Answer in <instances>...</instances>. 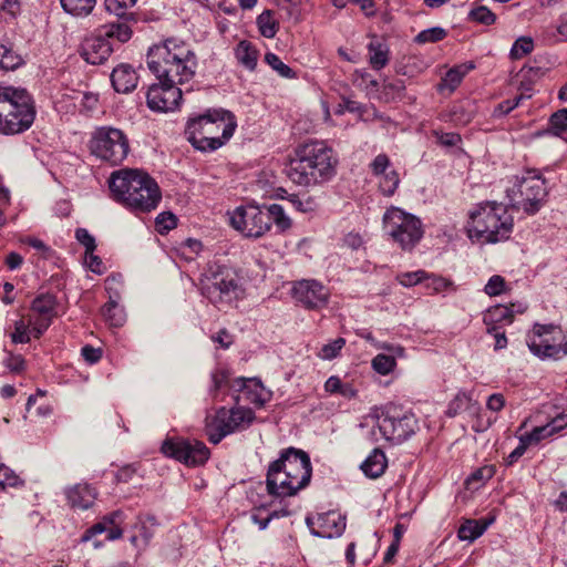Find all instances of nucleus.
Masks as SVG:
<instances>
[{"label":"nucleus","mask_w":567,"mask_h":567,"mask_svg":"<svg viewBox=\"0 0 567 567\" xmlns=\"http://www.w3.org/2000/svg\"><path fill=\"white\" fill-rule=\"evenodd\" d=\"M158 83L151 85L146 93L147 105L157 112L175 110L182 100L181 83H171L165 79H157Z\"/></svg>","instance_id":"17"},{"label":"nucleus","mask_w":567,"mask_h":567,"mask_svg":"<svg viewBox=\"0 0 567 567\" xmlns=\"http://www.w3.org/2000/svg\"><path fill=\"white\" fill-rule=\"evenodd\" d=\"M234 229L248 238H260L270 230V219L265 207L246 205L237 207L229 217Z\"/></svg>","instance_id":"14"},{"label":"nucleus","mask_w":567,"mask_h":567,"mask_svg":"<svg viewBox=\"0 0 567 567\" xmlns=\"http://www.w3.org/2000/svg\"><path fill=\"white\" fill-rule=\"evenodd\" d=\"M20 13V3L17 0H4L0 7V19L12 21Z\"/></svg>","instance_id":"51"},{"label":"nucleus","mask_w":567,"mask_h":567,"mask_svg":"<svg viewBox=\"0 0 567 567\" xmlns=\"http://www.w3.org/2000/svg\"><path fill=\"white\" fill-rule=\"evenodd\" d=\"M499 326L487 327V333L493 334L495 338L494 350L498 351L507 347V338L504 331L499 330Z\"/></svg>","instance_id":"60"},{"label":"nucleus","mask_w":567,"mask_h":567,"mask_svg":"<svg viewBox=\"0 0 567 567\" xmlns=\"http://www.w3.org/2000/svg\"><path fill=\"white\" fill-rule=\"evenodd\" d=\"M446 34L447 32L445 31V29L441 27H433L421 31L415 37V42L419 44L435 43L443 40L446 37Z\"/></svg>","instance_id":"42"},{"label":"nucleus","mask_w":567,"mask_h":567,"mask_svg":"<svg viewBox=\"0 0 567 567\" xmlns=\"http://www.w3.org/2000/svg\"><path fill=\"white\" fill-rule=\"evenodd\" d=\"M161 450L166 456L193 466L204 464L209 457L207 446L196 440L167 439Z\"/></svg>","instance_id":"16"},{"label":"nucleus","mask_w":567,"mask_h":567,"mask_svg":"<svg viewBox=\"0 0 567 567\" xmlns=\"http://www.w3.org/2000/svg\"><path fill=\"white\" fill-rule=\"evenodd\" d=\"M111 82L116 92L125 94L136 87L138 75L132 65L122 63L113 70Z\"/></svg>","instance_id":"24"},{"label":"nucleus","mask_w":567,"mask_h":567,"mask_svg":"<svg viewBox=\"0 0 567 567\" xmlns=\"http://www.w3.org/2000/svg\"><path fill=\"white\" fill-rule=\"evenodd\" d=\"M156 229L159 234H165L177 225V219L174 214L169 212L161 213L155 220Z\"/></svg>","instance_id":"50"},{"label":"nucleus","mask_w":567,"mask_h":567,"mask_svg":"<svg viewBox=\"0 0 567 567\" xmlns=\"http://www.w3.org/2000/svg\"><path fill=\"white\" fill-rule=\"evenodd\" d=\"M31 308L39 317L52 319L55 309V298L49 293L40 295L33 300Z\"/></svg>","instance_id":"38"},{"label":"nucleus","mask_w":567,"mask_h":567,"mask_svg":"<svg viewBox=\"0 0 567 567\" xmlns=\"http://www.w3.org/2000/svg\"><path fill=\"white\" fill-rule=\"evenodd\" d=\"M295 299L307 309H320L328 303L329 289L313 279L297 281L292 288Z\"/></svg>","instance_id":"18"},{"label":"nucleus","mask_w":567,"mask_h":567,"mask_svg":"<svg viewBox=\"0 0 567 567\" xmlns=\"http://www.w3.org/2000/svg\"><path fill=\"white\" fill-rule=\"evenodd\" d=\"M549 128L543 132V134H553L559 136L567 130V109H561L551 114L549 117ZM542 135V133H538Z\"/></svg>","instance_id":"40"},{"label":"nucleus","mask_w":567,"mask_h":567,"mask_svg":"<svg viewBox=\"0 0 567 567\" xmlns=\"http://www.w3.org/2000/svg\"><path fill=\"white\" fill-rule=\"evenodd\" d=\"M533 49V39L529 37H520L515 41L511 49V58L514 60L522 59L524 55L529 54Z\"/></svg>","instance_id":"44"},{"label":"nucleus","mask_w":567,"mask_h":567,"mask_svg":"<svg viewBox=\"0 0 567 567\" xmlns=\"http://www.w3.org/2000/svg\"><path fill=\"white\" fill-rule=\"evenodd\" d=\"M96 0H60L63 11L75 18L87 17L94 9Z\"/></svg>","instance_id":"32"},{"label":"nucleus","mask_w":567,"mask_h":567,"mask_svg":"<svg viewBox=\"0 0 567 567\" xmlns=\"http://www.w3.org/2000/svg\"><path fill=\"white\" fill-rule=\"evenodd\" d=\"M265 61L275 70L277 73L286 79H292L296 76L295 71L285 64L281 59L275 53H266Z\"/></svg>","instance_id":"43"},{"label":"nucleus","mask_w":567,"mask_h":567,"mask_svg":"<svg viewBox=\"0 0 567 567\" xmlns=\"http://www.w3.org/2000/svg\"><path fill=\"white\" fill-rule=\"evenodd\" d=\"M12 342L14 343H27L30 338L28 334V326L23 320H19L14 324V331L11 334Z\"/></svg>","instance_id":"57"},{"label":"nucleus","mask_w":567,"mask_h":567,"mask_svg":"<svg viewBox=\"0 0 567 567\" xmlns=\"http://www.w3.org/2000/svg\"><path fill=\"white\" fill-rule=\"evenodd\" d=\"M390 161L385 154H379L371 163V169L375 175H382L386 172Z\"/></svg>","instance_id":"62"},{"label":"nucleus","mask_w":567,"mask_h":567,"mask_svg":"<svg viewBox=\"0 0 567 567\" xmlns=\"http://www.w3.org/2000/svg\"><path fill=\"white\" fill-rule=\"evenodd\" d=\"M513 311L508 307L498 305L486 312L484 323L486 327L498 326L499 323L509 324L513 322Z\"/></svg>","instance_id":"36"},{"label":"nucleus","mask_w":567,"mask_h":567,"mask_svg":"<svg viewBox=\"0 0 567 567\" xmlns=\"http://www.w3.org/2000/svg\"><path fill=\"white\" fill-rule=\"evenodd\" d=\"M110 190L116 202L135 213H148L161 202L157 183L138 169H121L110 177Z\"/></svg>","instance_id":"3"},{"label":"nucleus","mask_w":567,"mask_h":567,"mask_svg":"<svg viewBox=\"0 0 567 567\" xmlns=\"http://www.w3.org/2000/svg\"><path fill=\"white\" fill-rule=\"evenodd\" d=\"M526 343L540 359L559 360L567 355V338L560 327L536 323L527 334Z\"/></svg>","instance_id":"11"},{"label":"nucleus","mask_w":567,"mask_h":567,"mask_svg":"<svg viewBox=\"0 0 567 567\" xmlns=\"http://www.w3.org/2000/svg\"><path fill=\"white\" fill-rule=\"evenodd\" d=\"M123 513L121 511H115L103 517L106 525L110 527L109 534L106 535V540H115L122 537L123 530L120 527L122 523Z\"/></svg>","instance_id":"41"},{"label":"nucleus","mask_w":567,"mask_h":567,"mask_svg":"<svg viewBox=\"0 0 567 567\" xmlns=\"http://www.w3.org/2000/svg\"><path fill=\"white\" fill-rule=\"evenodd\" d=\"M228 411L230 413L228 414V417L231 419L233 426H228L227 431H238L246 429L255 419V413L250 409L238 406Z\"/></svg>","instance_id":"35"},{"label":"nucleus","mask_w":567,"mask_h":567,"mask_svg":"<svg viewBox=\"0 0 567 567\" xmlns=\"http://www.w3.org/2000/svg\"><path fill=\"white\" fill-rule=\"evenodd\" d=\"M229 388L239 393L236 398L237 401L244 398L246 401L261 406L269 399L268 392L265 390L261 381L256 378H237L229 383Z\"/></svg>","instance_id":"20"},{"label":"nucleus","mask_w":567,"mask_h":567,"mask_svg":"<svg viewBox=\"0 0 567 567\" xmlns=\"http://www.w3.org/2000/svg\"><path fill=\"white\" fill-rule=\"evenodd\" d=\"M474 68L473 64H463L449 70L441 82L437 84V91L442 94H451L461 84L466 73Z\"/></svg>","instance_id":"26"},{"label":"nucleus","mask_w":567,"mask_h":567,"mask_svg":"<svg viewBox=\"0 0 567 567\" xmlns=\"http://www.w3.org/2000/svg\"><path fill=\"white\" fill-rule=\"evenodd\" d=\"M281 468L286 471L296 492L308 486L311 480L312 467L309 455L299 449L288 447L280 453L277 460Z\"/></svg>","instance_id":"15"},{"label":"nucleus","mask_w":567,"mask_h":567,"mask_svg":"<svg viewBox=\"0 0 567 567\" xmlns=\"http://www.w3.org/2000/svg\"><path fill=\"white\" fill-rule=\"evenodd\" d=\"M235 56L243 66L250 71L255 70L258 51L250 42L246 40L240 41L235 49Z\"/></svg>","instance_id":"30"},{"label":"nucleus","mask_w":567,"mask_h":567,"mask_svg":"<svg viewBox=\"0 0 567 567\" xmlns=\"http://www.w3.org/2000/svg\"><path fill=\"white\" fill-rule=\"evenodd\" d=\"M382 175L383 176L379 182L380 189L385 196H391L394 194L395 189L399 186V183H400L399 175L393 169L385 172Z\"/></svg>","instance_id":"46"},{"label":"nucleus","mask_w":567,"mask_h":567,"mask_svg":"<svg viewBox=\"0 0 567 567\" xmlns=\"http://www.w3.org/2000/svg\"><path fill=\"white\" fill-rule=\"evenodd\" d=\"M228 414L230 413L226 408H220L214 416L206 417L205 432L210 443L218 444L225 436L234 432L227 431L228 426H233Z\"/></svg>","instance_id":"22"},{"label":"nucleus","mask_w":567,"mask_h":567,"mask_svg":"<svg viewBox=\"0 0 567 567\" xmlns=\"http://www.w3.org/2000/svg\"><path fill=\"white\" fill-rule=\"evenodd\" d=\"M257 25L262 37L271 39L276 35L279 24L270 10H265L257 18Z\"/></svg>","instance_id":"39"},{"label":"nucleus","mask_w":567,"mask_h":567,"mask_svg":"<svg viewBox=\"0 0 567 567\" xmlns=\"http://www.w3.org/2000/svg\"><path fill=\"white\" fill-rule=\"evenodd\" d=\"M199 284L202 295L217 307L239 300L245 292L236 270L216 260L207 264Z\"/></svg>","instance_id":"6"},{"label":"nucleus","mask_w":567,"mask_h":567,"mask_svg":"<svg viewBox=\"0 0 567 567\" xmlns=\"http://www.w3.org/2000/svg\"><path fill=\"white\" fill-rule=\"evenodd\" d=\"M101 313L111 327H122L126 321L124 309L112 298L102 307Z\"/></svg>","instance_id":"33"},{"label":"nucleus","mask_w":567,"mask_h":567,"mask_svg":"<svg viewBox=\"0 0 567 567\" xmlns=\"http://www.w3.org/2000/svg\"><path fill=\"white\" fill-rule=\"evenodd\" d=\"M75 238L82 246H84L85 251L96 249L95 238L85 228H78L75 230Z\"/></svg>","instance_id":"56"},{"label":"nucleus","mask_w":567,"mask_h":567,"mask_svg":"<svg viewBox=\"0 0 567 567\" xmlns=\"http://www.w3.org/2000/svg\"><path fill=\"white\" fill-rule=\"evenodd\" d=\"M383 229L403 250H412L424 234L420 218L394 206L383 215Z\"/></svg>","instance_id":"9"},{"label":"nucleus","mask_w":567,"mask_h":567,"mask_svg":"<svg viewBox=\"0 0 567 567\" xmlns=\"http://www.w3.org/2000/svg\"><path fill=\"white\" fill-rule=\"evenodd\" d=\"M553 435V430L548 424L543 426H536L532 432L522 435L525 439V442L529 445H534L539 443L542 440L547 439Z\"/></svg>","instance_id":"49"},{"label":"nucleus","mask_w":567,"mask_h":567,"mask_svg":"<svg viewBox=\"0 0 567 567\" xmlns=\"http://www.w3.org/2000/svg\"><path fill=\"white\" fill-rule=\"evenodd\" d=\"M213 388L212 392L216 394L220 389L229 383L228 372L225 370H216L212 373Z\"/></svg>","instance_id":"58"},{"label":"nucleus","mask_w":567,"mask_h":567,"mask_svg":"<svg viewBox=\"0 0 567 567\" xmlns=\"http://www.w3.org/2000/svg\"><path fill=\"white\" fill-rule=\"evenodd\" d=\"M286 471L281 468V465L276 460L268 468L267 473V491L270 495L278 497H288L297 494L292 484H290Z\"/></svg>","instance_id":"21"},{"label":"nucleus","mask_w":567,"mask_h":567,"mask_svg":"<svg viewBox=\"0 0 567 567\" xmlns=\"http://www.w3.org/2000/svg\"><path fill=\"white\" fill-rule=\"evenodd\" d=\"M344 344H346V339L337 338L333 341L324 344L321 348V350L319 352V357L323 360H332L339 355V353H340L341 349L344 347Z\"/></svg>","instance_id":"47"},{"label":"nucleus","mask_w":567,"mask_h":567,"mask_svg":"<svg viewBox=\"0 0 567 567\" xmlns=\"http://www.w3.org/2000/svg\"><path fill=\"white\" fill-rule=\"evenodd\" d=\"M65 496L72 508L84 511L94 504L97 493L89 484H75L65 491Z\"/></svg>","instance_id":"23"},{"label":"nucleus","mask_w":567,"mask_h":567,"mask_svg":"<svg viewBox=\"0 0 567 567\" xmlns=\"http://www.w3.org/2000/svg\"><path fill=\"white\" fill-rule=\"evenodd\" d=\"M504 288H505L504 278L499 275H494L488 279V281L484 288V291L488 296H498L504 291Z\"/></svg>","instance_id":"55"},{"label":"nucleus","mask_w":567,"mask_h":567,"mask_svg":"<svg viewBox=\"0 0 567 567\" xmlns=\"http://www.w3.org/2000/svg\"><path fill=\"white\" fill-rule=\"evenodd\" d=\"M95 250L85 251L84 255V265L95 274H103L105 270V267L103 265L102 259L94 254Z\"/></svg>","instance_id":"54"},{"label":"nucleus","mask_w":567,"mask_h":567,"mask_svg":"<svg viewBox=\"0 0 567 567\" xmlns=\"http://www.w3.org/2000/svg\"><path fill=\"white\" fill-rule=\"evenodd\" d=\"M212 339L224 349H228L233 343V336L226 329L219 330Z\"/></svg>","instance_id":"64"},{"label":"nucleus","mask_w":567,"mask_h":567,"mask_svg":"<svg viewBox=\"0 0 567 567\" xmlns=\"http://www.w3.org/2000/svg\"><path fill=\"white\" fill-rule=\"evenodd\" d=\"M22 58L16 53L8 39L0 38V69L16 70L22 64Z\"/></svg>","instance_id":"29"},{"label":"nucleus","mask_w":567,"mask_h":567,"mask_svg":"<svg viewBox=\"0 0 567 567\" xmlns=\"http://www.w3.org/2000/svg\"><path fill=\"white\" fill-rule=\"evenodd\" d=\"M369 61L374 70L383 69L389 62V49L386 44L373 39L369 45Z\"/></svg>","instance_id":"31"},{"label":"nucleus","mask_w":567,"mask_h":567,"mask_svg":"<svg viewBox=\"0 0 567 567\" xmlns=\"http://www.w3.org/2000/svg\"><path fill=\"white\" fill-rule=\"evenodd\" d=\"M372 367L378 373L385 375L394 369L395 360L391 355L378 354L372 360Z\"/></svg>","instance_id":"48"},{"label":"nucleus","mask_w":567,"mask_h":567,"mask_svg":"<svg viewBox=\"0 0 567 567\" xmlns=\"http://www.w3.org/2000/svg\"><path fill=\"white\" fill-rule=\"evenodd\" d=\"M416 427L417 421L411 412H402L393 408L379 417L377 429L371 431V439L373 442L383 439L399 444L409 439Z\"/></svg>","instance_id":"12"},{"label":"nucleus","mask_w":567,"mask_h":567,"mask_svg":"<svg viewBox=\"0 0 567 567\" xmlns=\"http://www.w3.org/2000/svg\"><path fill=\"white\" fill-rule=\"evenodd\" d=\"M466 410L471 411L472 413L478 414L482 408L477 402L472 400L470 394H467L466 392H460L450 402L446 414L450 417H454L455 415Z\"/></svg>","instance_id":"28"},{"label":"nucleus","mask_w":567,"mask_h":567,"mask_svg":"<svg viewBox=\"0 0 567 567\" xmlns=\"http://www.w3.org/2000/svg\"><path fill=\"white\" fill-rule=\"evenodd\" d=\"M546 35L553 41H566L567 40V16L560 18V22L557 24L555 30L549 28L546 30Z\"/></svg>","instance_id":"52"},{"label":"nucleus","mask_w":567,"mask_h":567,"mask_svg":"<svg viewBox=\"0 0 567 567\" xmlns=\"http://www.w3.org/2000/svg\"><path fill=\"white\" fill-rule=\"evenodd\" d=\"M338 157L322 141H309L295 150L286 166L288 178L296 185L315 187L330 182L337 174Z\"/></svg>","instance_id":"1"},{"label":"nucleus","mask_w":567,"mask_h":567,"mask_svg":"<svg viewBox=\"0 0 567 567\" xmlns=\"http://www.w3.org/2000/svg\"><path fill=\"white\" fill-rule=\"evenodd\" d=\"M513 226V217L504 204L486 202L471 212L467 234L471 239L495 244L508 239Z\"/></svg>","instance_id":"5"},{"label":"nucleus","mask_w":567,"mask_h":567,"mask_svg":"<svg viewBox=\"0 0 567 567\" xmlns=\"http://www.w3.org/2000/svg\"><path fill=\"white\" fill-rule=\"evenodd\" d=\"M236 127V118L231 112L214 109L189 118L185 135L196 150L213 152L221 147L233 136Z\"/></svg>","instance_id":"4"},{"label":"nucleus","mask_w":567,"mask_h":567,"mask_svg":"<svg viewBox=\"0 0 567 567\" xmlns=\"http://www.w3.org/2000/svg\"><path fill=\"white\" fill-rule=\"evenodd\" d=\"M35 118V109L24 89L0 86V133L19 134L27 131Z\"/></svg>","instance_id":"7"},{"label":"nucleus","mask_w":567,"mask_h":567,"mask_svg":"<svg viewBox=\"0 0 567 567\" xmlns=\"http://www.w3.org/2000/svg\"><path fill=\"white\" fill-rule=\"evenodd\" d=\"M147 65L156 79L185 84L195 76L198 60L190 44L172 37L148 49Z\"/></svg>","instance_id":"2"},{"label":"nucleus","mask_w":567,"mask_h":567,"mask_svg":"<svg viewBox=\"0 0 567 567\" xmlns=\"http://www.w3.org/2000/svg\"><path fill=\"white\" fill-rule=\"evenodd\" d=\"M109 529H110V527L106 525L104 519H102L101 522L94 524L91 528H89L82 535L81 542L86 543V542L91 540L93 537H95L96 535H100V534H103V533H106V535H107L109 534Z\"/></svg>","instance_id":"59"},{"label":"nucleus","mask_w":567,"mask_h":567,"mask_svg":"<svg viewBox=\"0 0 567 567\" xmlns=\"http://www.w3.org/2000/svg\"><path fill=\"white\" fill-rule=\"evenodd\" d=\"M93 155L112 165L121 164L127 156L130 146L125 134L111 126L96 128L90 141Z\"/></svg>","instance_id":"13"},{"label":"nucleus","mask_w":567,"mask_h":567,"mask_svg":"<svg viewBox=\"0 0 567 567\" xmlns=\"http://www.w3.org/2000/svg\"><path fill=\"white\" fill-rule=\"evenodd\" d=\"M268 218L270 219V226L275 224L276 228L280 231H286L291 227V219L285 213V209L279 204H272L265 206Z\"/></svg>","instance_id":"37"},{"label":"nucleus","mask_w":567,"mask_h":567,"mask_svg":"<svg viewBox=\"0 0 567 567\" xmlns=\"http://www.w3.org/2000/svg\"><path fill=\"white\" fill-rule=\"evenodd\" d=\"M137 0H105L104 6L107 12L115 14L117 18L123 19L117 22H127L130 25V21H135L134 14H126V10L133 7Z\"/></svg>","instance_id":"34"},{"label":"nucleus","mask_w":567,"mask_h":567,"mask_svg":"<svg viewBox=\"0 0 567 567\" xmlns=\"http://www.w3.org/2000/svg\"><path fill=\"white\" fill-rule=\"evenodd\" d=\"M133 31L127 22H111L86 37L80 48V55L90 64H103L116 49V44L126 43Z\"/></svg>","instance_id":"8"},{"label":"nucleus","mask_w":567,"mask_h":567,"mask_svg":"<svg viewBox=\"0 0 567 567\" xmlns=\"http://www.w3.org/2000/svg\"><path fill=\"white\" fill-rule=\"evenodd\" d=\"M495 520V516L491 515L481 519H466L458 528L457 536L461 540L474 542L484 534L489 525Z\"/></svg>","instance_id":"25"},{"label":"nucleus","mask_w":567,"mask_h":567,"mask_svg":"<svg viewBox=\"0 0 567 567\" xmlns=\"http://www.w3.org/2000/svg\"><path fill=\"white\" fill-rule=\"evenodd\" d=\"M386 465L384 452L380 449H374L361 464V470L368 477L378 478L384 473Z\"/></svg>","instance_id":"27"},{"label":"nucleus","mask_w":567,"mask_h":567,"mask_svg":"<svg viewBox=\"0 0 567 567\" xmlns=\"http://www.w3.org/2000/svg\"><path fill=\"white\" fill-rule=\"evenodd\" d=\"M6 367L16 373H19L24 370L25 361L20 354L9 353L8 358L4 361Z\"/></svg>","instance_id":"61"},{"label":"nucleus","mask_w":567,"mask_h":567,"mask_svg":"<svg viewBox=\"0 0 567 567\" xmlns=\"http://www.w3.org/2000/svg\"><path fill=\"white\" fill-rule=\"evenodd\" d=\"M472 21L484 25H491L496 21V16L487 7L478 6L473 8L468 14Z\"/></svg>","instance_id":"45"},{"label":"nucleus","mask_w":567,"mask_h":567,"mask_svg":"<svg viewBox=\"0 0 567 567\" xmlns=\"http://www.w3.org/2000/svg\"><path fill=\"white\" fill-rule=\"evenodd\" d=\"M425 278H427V275L423 270H417L413 272H404L398 276V280L402 286L411 287L416 284L422 282Z\"/></svg>","instance_id":"53"},{"label":"nucleus","mask_w":567,"mask_h":567,"mask_svg":"<svg viewBox=\"0 0 567 567\" xmlns=\"http://www.w3.org/2000/svg\"><path fill=\"white\" fill-rule=\"evenodd\" d=\"M505 406V398L502 393H494L488 396L486 408L492 412H499Z\"/></svg>","instance_id":"63"},{"label":"nucleus","mask_w":567,"mask_h":567,"mask_svg":"<svg viewBox=\"0 0 567 567\" xmlns=\"http://www.w3.org/2000/svg\"><path fill=\"white\" fill-rule=\"evenodd\" d=\"M507 197L513 207L522 208L526 214L534 215L543 207L547 197L545 179L536 171L517 177V182L507 189Z\"/></svg>","instance_id":"10"},{"label":"nucleus","mask_w":567,"mask_h":567,"mask_svg":"<svg viewBox=\"0 0 567 567\" xmlns=\"http://www.w3.org/2000/svg\"><path fill=\"white\" fill-rule=\"evenodd\" d=\"M306 522L312 535L321 538L339 537L346 529V517L336 512L320 514L316 522L307 517Z\"/></svg>","instance_id":"19"}]
</instances>
